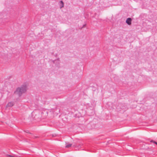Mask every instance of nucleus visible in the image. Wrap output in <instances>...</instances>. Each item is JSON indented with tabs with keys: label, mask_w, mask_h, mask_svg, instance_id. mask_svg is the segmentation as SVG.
<instances>
[{
	"label": "nucleus",
	"mask_w": 157,
	"mask_h": 157,
	"mask_svg": "<svg viewBox=\"0 0 157 157\" xmlns=\"http://www.w3.org/2000/svg\"><path fill=\"white\" fill-rule=\"evenodd\" d=\"M27 90V86L25 84L22 85L21 87L17 88L15 93H17L19 96L21 95L22 94L25 93Z\"/></svg>",
	"instance_id": "nucleus-1"
},
{
	"label": "nucleus",
	"mask_w": 157,
	"mask_h": 157,
	"mask_svg": "<svg viewBox=\"0 0 157 157\" xmlns=\"http://www.w3.org/2000/svg\"><path fill=\"white\" fill-rule=\"evenodd\" d=\"M132 19L130 18H128L126 20V23L128 25L131 24Z\"/></svg>",
	"instance_id": "nucleus-2"
},
{
	"label": "nucleus",
	"mask_w": 157,
	"mask_h": 157,
	"mask_svg": "<svg viewBox=\"0 0 157 157\" xmlns=\"http://www.w3.org/2000/svg\"><path fill=\"white\" fill-rule=\"evenodd\" d=\"M14 105V103L12 102H9L7 104V107H11L13 106Z\"/></svg>",
	"instance_id": "nucleus-3"
},
{
	"label": "nucleus",
	"mask_w": 157,
	"mask_h": 157,
	"mask_svg": "<svg viewBox=\"0 0 157 157\" xmlns=\"http://www.w3.org/2000/svg\"><path fill=\"white\" fill-rule=\"evenodd\" d=\"M60 2L61 4V5L60 6V8H61L64 7V3L62 1H60Z\"/></svg>",
	"instance_id": "nucleus-4"
},
{
	"label": "nucleus",
	"mask_w": 157,
	"mask_h": 157,
	"mask_svg": "<svg viewBox=\"0 0 157 157\" xmlns=\"http://www.w3.org/2000/svg\"><path fill=\"white\" fill-rule=\"evenodd\" d=\"M72 145L71 144H69L66 145L65 147L66 148H69L71 147Z\"/></svg>",
	"instance_id": "nucleus-5"
},
{
	"label": "nucleus",
	"mask_w": 157,
	"mask_h": 157,
	"mask_svg": "<svg viewBox=\"0 0 157 157\" xmlns=\"http://www.w3.org/2000/svg\"><path fill=\"white\" fill-rule=\"evenodd\" d=\"M150 142H153V143H154V144H156L157 145V142L155 141H153V140H151L150 141Z\"/></svg>",
	"instance_id": "nucleus-6"
},
{
	"label": "nucleus",
	"mask_w": 157,
	"mask_h": 157,
	"mask_svg": "<svg viewBox=\"0 0 157 157\" xmlns=\"http://www.w3.org/2000/svg\"><path fill=\"white\" fill-rule=\"evenodd\" d=\"M7 157H8V156H9V157H14L15 156L13 155H6Z\"/></svg>",
	"instance_id": "nucleus-7"
}]
</instances>
